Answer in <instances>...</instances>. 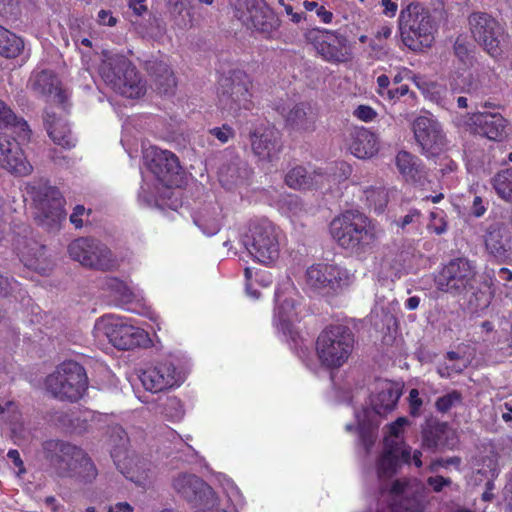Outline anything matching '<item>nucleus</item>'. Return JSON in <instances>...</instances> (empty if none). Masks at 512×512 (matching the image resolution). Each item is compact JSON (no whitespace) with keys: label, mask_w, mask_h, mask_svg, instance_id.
<instances>
[{"label":"nucleus","mask_w":512,"mask_h":512,"mask_svg":"<svg viewBox=\"0 0 512 512\" xmlns=\"http://www.w3.org/2000/svg\"><path fill=\"white\" fill-rule=\"evenodd\" d=\"M408 425V419L400 417L387 426L384 436V450L378 459L376 472L381 482V492L384 493L389 490L393 497L392 509L395 512H423L424 500L422 495L409 498L408 490L401 482H389L396 473L401 460L405 463L412 461L416 467L422 466L421 451L414 450L411 454V449L403 442L404 430Z\"/></svg>","instance_id":"1"},{"label":"nucleus","mask_w":512,"mask_h":512,"mask_svg":"<svg viewBox=\"0 0 512 512\" xmlns=\"http://www.w3.org/2000/svg\"><path fill=\"white\" fill-rule=\"evenodd\" d=\"M401 394L402 386L399 383L388 380L379 381L370 398L371 407H364L361 411H356L355 429L367 451L375 441V432L380 424V417L395 408ZM353 429L352 424L346 425L347 431Z\"/></svg>","instance_id":"2"},{"label":"nucleus","mask_w":512,"mask_h":512,"mask_svg":"<svg viewBox=\"0 0 512 512\" xmlns=\"http://www.w3.org/2000/svg\"><path fill=\"white\" fill-rule=\"evenodd\" d=\"M45 458L49 461L54 473L59 477L73 478L80 483L93 482L98 471L79 447L60 440H48L43 443Z\"/></svg>","instance_id":"3"},{"label":"nucleus","mask_w":512,"mask_h":512,"mask_svg":"<svg viewBox=\"0 0 512 512\" xmlns=\"http://www.w3.org/2000/svg\"><path fill=\"white\" fill-rule=\"evenodd\" d=\"M329 231L332 238L344 249L360 255L366 252L378 236L375 225L363 213L348 210L335 217Z\"/></svg>","instance_id":"4"},{"label":"nucleus","mask_w":512,"mask_h":512,"mask_svg":"<svg viewBox=\"0 0 512 512\" xmlns=\"http://www.w3.org/2000/svg\"><path fill=\"white\" fill-rule=\"evenodd\" d=\"M98 73L107 86L123 97L138 99L146 93L145 81L123 55L104 51Z\"/></svg>","instance_id":"5"},{"label":"nucleus","mask_w":512,"mask_h":512,"mask_svg":"<svg viewBox=\"0 0 512 512\" xmlns=\"http://www.w3.org/2000/svg\"><path fill=\"white\" fill-rule=\"evenodd\" d=\"M93 336L99 344L108 342L121 350L143 346L149 341L148 333L137 327L132 319L115 314L98 318L94 324Z\"/></svg>","instance_id":"6"},{"label":"nucleus","mask_w":512,"mask_h":512,"mask_svg":"<svg viewBox=\"0 0 512 512\" xmlns=\"http://www.w3.org/2000/svg\"><path fill=\"white\" fill-rule=\"evenodd\" d=\"M241 241L250 255L262 264L270 265L279 258L282 234L267 219L252 221L242 234Z\"/></svg>","instance_id":"7"},{"label":"nucleus","mask_w":512,"mask_h":512,"mask_svg":"<svg viewBox=\"0 0 512 512\" xmlns=\"http://www.w3.org/2000/svg\"><path fill=\"white\" fill-rule=\"evenodd\" d=\"M399 28L404 44L412 50L430 47L434 41V21L420 4L411 3L401 10Z\"/></svg>","instance_id":"8"},{"label":"nucleus","mask_w":512,"mask_h":512,"mask_svg":"<svg viewBox=\"0 0 512 512\" xmlns=\"http://www.w3.org/2000/svg\"><path fill=\"white\" fill-rule=\"evenodd\" d=\"M87 387L86 372L74 361L61 363L45 379L46 391L59 400L78 401L85 394Z\"/></svg>","instance_id":"9"},{"label":"nucleus","mask_w":512,"mask_h":512,"mask_svg":"<svg viewBox=\"0 0 512 512\" xmlns=\"http://www.w3.org/2000/svg\"><path fill=\"white\" fill-rule=\"evenodd\" d=\"M353 345L354 337L348 327L332 325L319 334L316 353L323 366L339 368L349 359Z\"/></svg>","instance_id":"10"},{"label":"nucleus","mask_w":512,"mask_h":512,"mask_svg":"<svg viewBox=\"0 0 512 512\" xmlns=\"http://www.w3.org/2000/svg\"><path fill=\"white\" fill-rule=\"evenodd\" d=\"M354 281V272L339 264H314L307 269L305 275L306 288L322 295L337 293L348 288Z\"/></svg>","instance_id":"11"},{"label":"nucleus","mask_w":512,"mask_h":512,"mask_svg":"<svg viewBox=\"0 0 512 512\" xmlns=\"http://www.w3.org/2000/svg\"><path fill=\"white\" fill-rule=\"evenodd\" d=\"M475 41L491 57L499 58L507 46V34L501 23L486 12H474L468 18Z\"/></svg>","instance_id":"12"},{"label":"nucleus","mask_w":512,"mask_h":512,"mask_svg":"<svg viewBox=\"0 0 512 512\" xmlns=\"http://www.w3.org/2000/svg\"><path fill=\"white\" fill-rule=\"evenodd\" d=\"M70 257L84 267L97 270H111L117 266L112 251L102 242L93 238H78L68 246Z\"/></svg>","instance_id":"13"},{"label":"nucleus","mask_w":512,"mask_h":512,"mask_svg":"<svg viewBox=\"0 0 512 512\" xmlns=\"http://www.w3.org/2000/svg\"><path fill=\"white\" fill-rule=\"evenodd\" d=\"M251 81L241 72H234L230 78L222 80L218 93V104L222 110L236 114L241 109L248 110L252 106Z\"/></svg>","instance_id":"14"},{"label":"nucleus","mask_w":512,"mask_h":512,"mask_svg":"<svg viewBox=\"0 0 512 512\" xmlns=\"http://www.w3.org/2000/svg\"><path fill=\"white\" fill-rule=\"evenodd\" d=\"M139 378L145 390L159 393L179 387L185 374L172 361L163 360L146 367Z\"/></svg>","instance_id":"15"},{"label":"nucleus","mask_w":512,"mask_h":512,"mask_svg":"<svg viewBox=\"0 0 512 512\" xmlns=\"http://www.w3.org/2000/svg\"><path fill=\"white\" fill-rule=\"evenodd\" d=\"M306 38L328 62H345L351 56L347 38L336 31L312 29L306 33Z\"/></svg>","instance_id":"16"},{"label":"nucleus","mask_w":512,"mask_h":512,"mask_svg":"<svg viewBox=\"0 0 512 512\" xmlns=\"http://www.w3.org/2000/svg\"><path fill=\"white\" fill-rule=\"evenodd\" d=\"M412 131L416 142L427 156L437 155L447 146L442 125L432 114L416 117L412 122Z\"/></svg>","instance_id":"17"},{"label":"nucleus","mask_w":512,"mask_h":512,"mask_svg":"<svg viewBox=\"0 0 512 512\" xmlns=\"http://www.w3.org/2000/svg\"><path fill=\"white\" fill-rule=\"evenodd\" d=\"M30 194L43 224L52 226L65 218L64 199L57 188L38 184L31 187Z\"/></svg>","instance_id":"18"},{"label":"nucleus","mask_w":512,"mask_h":512,"mask_svg":"<svg viewBox=\"0 0 512 512\" xmlns=\"http://www.w3.org/2000/svg\"><path fill=\"white\" fill-rule=\"evenodd\" d=\"M475 277V269L470 261L464 258L451 260L435 277L438 290L451 294H459L466 290Z\"/></svg>","instance_id":"19"},{"label":"nucleus","mask_w":512,"mask_h":512,"mask_svg":"<svg viewBox=\"0 0 512 512\" xmlns=\"http://www.w3.org/2000/svg\"><path fill=\"white\" fill-rule=\"evenodd\" d=\"M292 294V289L286 293L281 289L276 291L273 323L277 331L287 340L297 343L299 337L297 324L300 317L297 300Z\"/></svg>","instance_id":"20"},{"label":"nucleus","mask_w":512,"mask_h":512,"mask_svg":"<svg viewBox=\"0 0 512 512\" xmlns=\"http://www.w3.org/2000/svg\"><path fill=\"white\" fill-rule=\"evenodd\" d=\"M143 158L148 169L163 186L169 188L177 185L180 165L172 152L149 146L144 149Z\"/></svg>","instance_id":"21"},{"label":"nucleus","mask_w":512,"mask_h":512,"mask_svg":"<svg viewBox=\"0 0 512 512\" xmlns=\"http://www.w3.org/2000/svg\"><path fill=\"white\" fill-rule=\"evenodd\" d=\"M111 456L119 471L130 481L145 487L154 478V471L151 464L138 455L115 448Z\"/></svg>","instance_id":"22"},{"label":"nucleus","mask_w":512,"mask_h":512,"mask_svg":"<svg viewBox=\"0 0 512 512\" xmlns=\"http://www.w3.org/2000/svg\"><path fill=\"white\" fill-rule=\"evenodd\" d=\"M174 491L187 502L199 505L215 498L214 490L196 475L178 473L172 478Z\"/></svg>","instance_id":"23"},{"label":"nucleus","mask_w":512,"mask_h":512,"mask_svg":"<svg viewBox=\"0 0 512 512\" xmlns=\"http://www.w3.org/2000/svg\"><path fill=\"white\" fill-rule=\"evenodd\" d=\"M250 142L254 155L263 163L277 160L282 150L280 134L273 127H257L250 134Z\"/></svg>","instance_id":"24"},{"label":"nucleus","mask_w":512,"mask_h":512,"mask_svg":"<svg viewBox=\"0 0 512 512\" xmlns=\"http://www.w3.org/2000/svg\"><path fill=\"white\" fill-rule=\"evenodd\" d=\"M461 125L473 133L497 141L505 137L507 122L500 113L482 112L466 116Z\"/></svg>","instance_id":"25"},{"label":"nucleus","mask_w":512,"mask_h":512,"mask_svg":"<svg viewBox=\"0 0 512 512\" xmlns=\"http://www.w3.org/2000/svg\"><path fill=\"white\" fill-rule=\"evenodd\" d=\"M0 166L17 176H27L33 170L19 142L14 138L1 135Z\"/></svg>","instance_id":"26"},{"label":"nucleus","mask_w":512,"mask_h":512,"mask_svg":"<svg viewBox=\"0 0 512 512\" xmlns=\"http://www.w3.org/2000/svg\"><path fill=\"white\" fill-rule=\"evenodd\" d=\"M28 87L37 95L53 98L59 103L64 100L60 81L50 70L35 69L30 76Z\"/></svg>","instance_id":"27"},{"label":"nucleus","mask_w":512,"mask_h":512,"mask_svg":"<svg viewBox=\"0 0 512 512\" xmlns=\"http://www.w3.org/2000/svg\"><path fill=\"white\" fill-rule=\"evenodd\" d=\"M348 149L359 159L371 158L378 153V137L366 128H355L349 134Z\"/></svg>","instance_id":"28"},{"label":"nucleus","mask_w":512,"mask_h":512,"mask_svg":"<svg viewBox=\"0 0 512 512\" xmlns=\"http://www.w3.org/2000/svg\"><path fill=\"white\" fill-rule=\"evenodd\" d=\"M281 114L286 126L293 132L310 133L315 130L316 114L307 104H295L287 112L283 109Z\"/></svg>","instance_id":"29"},{"label":"nucleus","mask_w":512,"mask_h":512,"mask_svg":"<svg viewBox=\"0 0 512 512\" xmlns=\"http://www.w3.org/2000/svg\"><path fill=\"white\" fill-rule=\"evenodd\" d=\"M0 129L13 133L19 140L28 142L32 131L27 121L17 115L13 109L0 99Z\"/></svg>","instance_id":"30"},{"label":"nucleus","mask_w":512,"mask_h":512,"mask_svg":"<svg viewBox=\"0 0 512 512\" xmlns=\"http://www.w3.org/2000/svg\"><path fill=\"white\" fill-rule=\"evenodd\" d=\"M485 245L487 251L499 260H507L512 256V238L510 233L503 227H490Z\"/></svg>","instance_id":"31"},{"label":"nucleus","mask_w":512,"mask_h":512,"mask_svg":"<svg viewBox=\"0 0 512 512\" xmlns=\"http://www.w3.org/2000/svg\"><path fill=\"white\" fill-rule=\"evenodd\" d=\"M359 187L360 199L376 213L384 211L388 203V193L379 183H371L369 179L362 178L355 182Z\"/></svg>","instance_id":"32"},{"label":"nucleus","mask_w":512,"mask_h":512,"mask_svg":"<svg viewBox=\"0 0 512 512\" xmlns=\"http://www.w3.org/2000/svg\"><path fill=\"white\" fill-rule=\"evenodd\" d=\"M44 124L49 137L53 142L62 147L70 148L75 145L67 121L57 116L55 112L45 111Z\"/></svg>","instance_id":"33"},{"label":"nucleus","mask_w":512,"mask_h":512,"mask_svg":"<svg viewBox=\"0 0 512 512\" xmlns=\"http://www.w3.org/2000/svg\"><path fill=\"white\" fill-rule=\"evenodd\" d=\"M325 174L319 171L308 172L304 167L292 168L285 176L286 184L293 189L324 188Z\"/></svg>","instance_id":"34"},{"label":"nucleus","mask_w":512,"mask_h":512,"mask_svg":"<svg viewBox=\"0 0 512 512\" xmlns=\"http://www.w3.org/2000/svg\"><path fill=\"white\" fill-rule=\"evenodd\" d=\"M222 218L221 208L215 204L201 208L194 217V223L204 235L213 236L219 232Z\"/></svg>","instance_id":"35"},{"label":"nucleus","mask_w":512,"mask_h":512,"mask_svg":"<svg viewBox=\"0 0 512 512\" xmlns=\"http://www.w3.org/2000/svg\"><path fill=\"white\" fill-rule=\"evenodd\" d=\"M248 176V171L244 164L235 158L229 163H224L219 168V181L227 189H232L243 184Z\"/></svg>","instance_id":"36"},{"label":"nucleus","mask_w":512,"mask_h":512,"mask_svg":"<svg viewBox=\"0 0 512 512\" xmlns=\"http://www.w3.org/2000/svg\"><path fill=\"white\" fill-rule=\"evenodd\" d=\"M149 73L154 77L155 87L161 94H170L176 87V79L170 67L160 61L148 66Z\"/></svg>","instance_id":"37"},{"label":"nucleus","mask_w":512,"mask_h":512,"mask_svg":"<svg viewBox=\"0 0 512 512\" xmlns=\"http://www.w3.org/2000/svg\"><path fill=\"white\" fill-rule=\"evenodd\" d=\"M101 287L120 304H129L137 299L136 291L118 278L106 277Z\"/></svg>","instance_id":"38"},{"label":"nucleus","mask_w":512,"mask_h":512,"mask_svg":"<svg viewBox=\"0 0 512 512\" xmlns=\"http://www.w3.org/2000/svg\"><path fill=\"white\" fill-rule=\"evenodd\" d=\"M491 185L501 200L512 203V167L499 170L491 178Z\"/></svg>","instance_id":"39"},{"label":"nucleus","mask_w":512,"mask_h":512,"mask_svg":"<svg viewBox=\"0 0 512 512\" xmlns=\"http://www.w3.org/2000/svg\"><path fill=\"white\" fill-rule=\"evenodd\" d=\"M24 48L23 40L16 34L0 26V54L6 58H15Z\"/></svg>","instance_id":"40"},{"label":"nucleus","mask_w":512,"mask_h":512,"mask_svg":"<svg viewBox=\"0 0 512 512\" xmlns=\"http://www.w3.org/2000/svg\"><path fill=\"white\" fill-rule=\"evenodd\" d=\"M244 275L246 279V293L254 299H257L260 296L258 291L254 288V284L261 287H268L272 283L271 273L265 270L253 271L251 268H246Z\"/></svg>","instance_id":"41"},{"label":"nucleus","mask_w":512,"mask_h":512,"mask_svg":"<svg viewBox=\"0 0 512 512\" xmlns=\"http://www.w3.org/2000/svg\"><path fill=\"white\" fill-rule=\"evenodd\" d=\"M393 26L390 23L380 24L370 40V48L378 58L388 53L387 40L391 37Z\"/></svg>","instance_id":"42"},{"label":"nucleus","mask_w":512,"mask_h":512,"mask_svg":"<svg viewBox=\"0 0 512 512\" xmlns=\"http://www.w3.org/2000/svg\"><path fill=\"white\" fill-rule=\"evenodd\" d=\"M466 367V360L455 352H448L443 364L438 366V374L442 378H449L460 373Z\"/></svg>","instance_id":"43"},{"label":"nucleus","mask_w":512,"mask_h":512,"mask_svg":"<svg viewBox=\"0 0 512 512\" xmlns=\"http://www.w3.org/2000/svg\"><path fill=\"white\" fill-rule=\"evenodd\" d=\"M396 165L399 172L406 180H415L418 173L417 159L406 151H401L396 156Z\"/></svg>","instance_id":"44"},{"label":"nucleus","mask_w":512,"mask_h":512,"mask_svg":"<svg viewBox=\"0 0 512 512\" xmlns=\"http://www.w3.org/2000/svg\"><path fill=\"white\" fill-rule=\"evenodd\" d=\"M17 250L21 257V260L24 262L26 266L32 267L34 269L39 268L37 261L39 260V257L42 255V246H40L36 242H31L29 245H25L23 247L18 246Z\"/></svg>","instance_id":"45"},{"label":"nucleus","mask_w":512,"mask_h":512,"mask_svg":"<svg viewBox=\"0 0 512 512\" xmlns=\"http://www.w3.org/2000/svg\"><path fill=\"white\" fill-rule=\"evenodd\" d=\"M221 485L228 501L237 510L245 505V498L236 484L226 476H223Z\"/></svg>","instance_id":"46"},{"label":"nucleus","mask_w":512,"mask_h":512,"mask_svg":"<svg viewBox=\"0 0 512 512\" xmlns=\"http://www.w3.org/2000/svg\"><path fill=\"white\" fill-rule=\"evenodd\" d=\"M247 22L257 30H264V19L266 18L267 8L263 2L251 4L248 9Z\"/></svg>","instance_id":"47"},{"label":"nucleus","mask_w":512,"mask_h":512,"mask_svg":"<svg viewBox=\"0 0 512 512\" xmlns=\"http://www.w3.org/2000/svg\"><path fill=\"white\" fill-rule=\"evenodd\" d=\"M280 209L290 218H299L304 212V207L296 195H287L281 200Z\"/></svg>","instance_id":"48"},{"label":"nucleus","mask_w":512,"mask_h":512,"mask_svg":"<svg viewBox=\"0 0 512 512\" xmlns=\"http://www.w3.org/2000/svg\"><path fill=\"white\" fill-rule=\"evenodd\" d=\"M450 85L457 92H471L476 89L472 74L467 71L452 75Z\"/></svg>","instance_id":"49"},{"label":"nucleus","mask_w":512,"mask_h":512,"mask_svg":"<svg viewBox=\"0 0 512 512\" xmlns=\"http://www.w3.org/2000/svg\"><path fill=\"white\" fill-rule=\"evenodd\" d=\"M303 7L306 11L315 12L319 20L324 24H330L333 20V13L316 1L305 0Z\"/></svg>","instance_id":"50"},{"label":"nucleus","mask_w":512,"mask_h":512,"mask_svg":"<svg viewBox=\"0 0 512 512\" xmlns=\"http://www.w3.org/2000/svg\"><path fill=\"white\" fill-rule=\"evenodd\" d=\"M456 57L461 61L462 65L467 68L471 65L470 51L464 39L458 38L454 45Z\"/></svg>","instance_id":"51"},{"label":"nucleus","mask_w":512,"mask_h":512,"mask_svg":"<svg viewBox=\"0 0 512 512\" xmlns=\"http://www.w3.org/2000/svg\"><path fill=\"white\" fill-rule=\"evenodd\" d=\"M334 168H335V170L332 175H329V176L325 175L327 177V180H325L324 183L329 182L330 177H333V180H335V181L346 180L351 175V172H352L351 166L345 162L335 163Z\"/></svg>","instance_id":"52"},{"label":"nucleus","mask_w":512,"mask_h":512,"mask_svg":"<svg viewBox=\"0 0 512 512\" xmlns=\"http://www.w3.org/2000/svg\"><path fill=\"white\" fill-rule=\"evenodd\" d=\"M492 300V294L490 292H477L474 294V299L470 300V303L475 306L477 312H483L486 310Z\"/></svg>","instance_id":"53"},{"label":"nucleus","mask_w":512,"mask_h":512,"mask_svg":"<svg viewBox=\"0 0 512 512\" xmlns=\"http://www.w3.org/2000/svg\"><path fill=\"white\" fill-rule=\"evenodd\" d=\"M460 401V394L457 392H451L447 395H444L440 397L436 401V407L439 411L446 412L448 411L452 406H454L456 403Z\"/></svg>","instance_id":"54"},{"label":"nucleus","mask_w":512,"mask_h":512,"mask_svg":"<svg viewBox=\"0 0 512 512\" xmlns=\"http://www.w3.org/2000/svg\"><path fill=\"white\" fill-rule=\"evenodd\" d=\"M89 212L82 205H77L70 215V221L76 228H81L85 221H88Z\"/></svg>","instance_id":"55"},{"label":"nucleus","mask_w":512,"mask_h":512,"mask_svg":"<svg viewBox=\"0 0 512 512\" xmlns=\"http://www.w3.org/2000/svg\"><path fill=\"white\" fill-rule=\"evenodd\" d=\"M381 270L386 276L399 277L400 264L394 261L393 257L386 256L382 261Z\"/></svg>","instance_id":"56"},{"label":"nucleus","mask_w":512,"mask_h":512,"mask_svg":"<svg viewBox=\"0 0 512 512\" xmlns=\"http://www.w3.org/2000/svg\"><path fill=\"white\" fill-rule=\"evenodd\" d=\"M19 284L14 280L7 276H4L0 273V296L6 297L12 294L17 288Z\"/></svg>","instance_id":"57"},{"label":"nucleus","mask_w":512,"mask_h":512,"mask_svg":"<svg viewBox=\"0 0 512 512\" xmlns=\"http://www.w3.org/2000/svg\"><path fill=\"white\" fill-rule=\"evenodd\" d=\"M210 133L215 136L220 143L225 144L234 136V131L231 127L223 125L210 130Z\"/></svg>","instance_id":"58"},{"label":"nucleus","mask_w":512,"mask_h":512,"mask_svg":"<svg viewBox=\"0 0 512 512\" xmlns=\"http://www.w3.org/2000/svg\"><path fill=\"white\" fill-rule=\"evenodd\" d=\"M117 18L113 15L112 11L101 9L97 13L96 22L102 26L114 27L117 24Z\"/></svg>","instance_id":"59"},{"label":"nucleus","mask_w":512,"mask_h":512,"mask_svg":"<svg viewBox=\"0 0 512 512\" xmlns=\"http://www.w3.org/2000/svg\"><path fill=\"white\" fill-rule=\"evenodd\" d=\"M452 483L450 478L443 476H431L427 479V484L433 489L434 492H441L444 487L450 486Z\"/></svg>","instance_id":"60"},{"label":"nucleus","mask_w":512,"mask_h":512,"mask_svg":"<svg viewBox=\"0 0 512 512\" xmlns=\"http://www.w3.org/2000/svg\"><path fill=\"white\" fill-rule=\"evenodd\" d=\"M427 93L429 94L431 100H433L439 105H444V94L446 93V89L437 84L432 83L427 88Z\"/></svg>","instance_id":"61"},{"label":"nucleus","mask_w":512,"mask_h":512,"mask_svg":"<svg viewBox=\"0 0 512 512\" xmlns=\"http://www.w3.org/2000/svg\"><path fill=\"white\" fill-rule=\"evenodd\" d=\"M198 506H201L198 510L195 512H228L226 509L222 508L219 503V498L215 494V498L211 501H204L203 503L199 504Z\"/></svg>","instance_id":"62"},{"label":"nucleus","mask_w":512,"mask_h":512,"mask_svg":"<svg viewBox=\"0 0 512 512\" xmlns=\"http://www.w3.org/2000/svg\"><path fill=\"white\" fill-rule=\"evenodd\" d=\"M354 115L362 121L370 122L376 117V112L370 106L360 105L355 109Z\"/></svg>","instance_id":"63"},{"label":"nucleus","mask_w":512,"mask_h":512,"mask_svg":"<svg viewBox=\"0 0 512 512\" xmlns=\"http://www.w3.org/2000/svg\"><path fill=\"white\" fill-rule=\"evenodd\" d=\"M18 11L17 0H0V14L9 17L16 15Z\"/></svg>","instance_id":"64"}]
</instances>
